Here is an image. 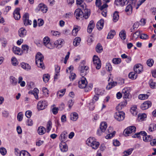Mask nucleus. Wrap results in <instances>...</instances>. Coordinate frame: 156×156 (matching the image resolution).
<instances>
[{
  "mask_svg": "<svg viewBox=\"0 0 156 156\" xmlns=\"http://www.w3.org/2000/svg\"><path fill=\"white\" fill-rule=\"evenodd\" d=\"M44 57L42 54L40 52H38L36 56V60H44Z\"/></svg>",
  "mask_w": 156,
  "mask_h": 156,
  "instance_id": "obj_41",
  "label": "nucleus"
},
{
  "mask_svg": "<svg viewBox=\"0 0 156 156\" xmlns=\"http://www.w3.org/2000/svg\"><path fill=\"white\" fill-rule=\"evenodd\" d=\"M130 88L127 87L124 88L122 90V92L123 94V97L124 98H129L130 95Z\"/></svg>",
  "mask_w": 156,
  "mask_h": 156,
  "instance_id": "obj_11",
  "label": "nucleus"
},
{
  "mask_svg": "<svg viewBox=\"0 0 156 156\" xmlns=\"http://www.w3.org/2000/svg\"><path fill=\"white\" fill-rule=\"evenodd\" d=\"M146 117L147 115L145 114H140L138 115V119L139 121H142L144 120Z\"/></svg>",
  "mask_w": 156,
  "mask_h": 156,
  "instance_id": "obj_46",
  "label": "nucleus"
},
{
  "mask_svg": "<svg viewBox=\"0 0 156 156\" xmlns=\"http://www.w3.org/2000/svg\"><path fill=\"white\" fill-rule=\"evenodd\" d=\"M151 105V103L149 101H146L142 103L141 106V109L143 110H145L148 108Z\"/></svg>",
  "mask_w": 156,
  "mask_h": 156,
  "instance_id": "obj_12",
  "label": "nucleus"
},
{
  "mask_svg": "<svg viewBox=\"0 0 156 156\" xmlns=\"http://www.w3.org/2000/svg\"><path fill=\"white\" fill-rule=\"evenodd\" d=\"M148 98V95L147 94H140L138 96V98L139 99L145 100Z\"/></svg>",
  "mask_w": 156,
  "mask_h": 156,
  "instance_id": "obj_50",
  "label": "nucleus"
},
{
  "mask_svg": "<svg viewBox=\"0 0 156 156\" xmlns=\"http://www.w3.org/2000/svg\"><path fill=\"white\" fill-rule=\"evenodd\" d=\"M70 75L69 76V78L71 81H73L76 77V74L73 72L70 71Z\"/></svg>",
  "mask_w": 156,
  "mask_h": 156,
  "instance_id": "obj_56",
  "label": "nucleus"
},
{
  "mask_svg": "<svg viewBox=\"0 0 156 156\" xmlns=\"http://www.w3.org/2000/svg\"><path fill=\"white\" fill-rule=\"evenodd\" d=\"M85 61L83 60L81 62L80 74L83 77L86 75L89 69L88 66H85Z\"/></svg>",
  "mask_w": 156,
  "mask_h": 156,
  "instance_id": "obj_3",
  "label": "nucleus"
},
{
  "mask_svg": "<svg viewBox=\"0 0 156 156\" xmlns=\"http://www.w3.org/2000/svg\"><path fill=\"white\" fill-rule=\"evenodd\" d=\"M104 24V20L103 19H101L98 22L97 24V27L99 30H101L103 28Z\"/></svg>",
  "mask_w": 156,
  "mask_h": 156,
  "instance_id": "obj_21",
  "label": "nucleus"
},
{
  "mask_svg": "<svg viewBox=\"0 0 156 156\" xmlns=\"http://www.w3.org/2000/svg\"><path fill=\"white\" fill-rule=\"evenodd\" d=\"M96 51L98 53H100L103 51V48L100 44H98L96 47Z\"/></svg>",
  "mask_w": 156,
  "mask_h": 156,
  "instance_id": "obj_47",
  "label": "nucleus"
},
{
  "mask_svg": "<svg viewBox=\"0 0 156 156\" xmlns=\"http://www.w3.org/2000/svg\"><path fill=\"white\" fill-rule=\"evenodd\" d=\"M37 9L38 10L40 11L43 13H45L48 11V7L43 3H40L38 5Z\"/></svg>",
  "mask_w": 156,
  "mask_h": 156,
  "instance_id": "obj_10",
  "label": "nucleus"
},
{
  "mask_svg": "<svg viewBox=\"0 0 156 156\" xmlns=\"http://www.w3.org/2000/svg\"><path fill=\"white\" fill-rule=\"evenodd\" d=\"M133 7L130 4L128 5L125 9V11L128 15H130L132 12Z\"/></svg>",
  "mask_w": 156,
  "mask_h": 156,
  "instance_id": "obj_24",
  "label": "nucleus"
},
{
  "mask_svg": "<svg viewBox=\"0 0 156 156\" xmlns=\"http://www.w3.org/2000/svg\"><path fill=\"white\" fill-rule=\"evenodd\" d=\"M136 131V128L134 126H129L125 129L124 132V134L125 136H127L132 133H134Z\"/></svg>",
  "mask_w": 156,
  "mask_h": 156,
  "instance_id": "obj_6",
  "label": "nucleus"
},
{
  "mask_svg": "<svg viewBox=\"0 0 156 156\" xmlns=\"http://www.w3.org/2000/svg\"><path fill=\"white\" fill-rule=\"evenodd\" d=\"M22 50H21V51H22V54L23 53L27 54L28 53L29 47L26 44L22 45Z\"/></svg>",
  "mask_w": 156,
  "mask_h": 156,
  "instance_id": "obj_40",
  "label": "nucleus"
},
{
  "mask_svg": "<svg viewBox=\"0 0 156 156\" xmlns=\"http://www.w3.org/2000/svg\"><path fill=\"white\" fill-rule=\"evenodd\" d=\"M107 127V124L105 122H102L101 123L100 125V129L102 131L104 132Z\"/></svg>",
  "mask_w": 156,
  "mask_h": 156,
  "instance_id": "obj_29",
  "label": "nucleus"
},
{
  "mask_svg": "<svg viewBox=\"0 0 156 156\" xmlns=\"http://www.w3.org/2000/svg\"><path fill=\"white\" fill-rule=\"evenodd\" d=\"M93 63L94 66L97 69H99L101 66V62L98 56L94 55L93 57Z\"/></svg>",
  "mask_w": 156,
  "mask_h": 156,
  "instance_id": "obj_5",
  "label": "nucleus"
},
{
  "mask_svg": "<svg viewBox=\"0 0 156 156\" xmlns=\"http://www.w3.org/2000/svg\"><path fill=\"white\" fill-rule=\"evenodd\" d=\"M156 129V125L154 123L151 124L148 128V130L150 132H152Z\"/></svg>",
  "mask_w": 156,
  "mask_h": 156,
  "instance_id": "obj_45",
  "label": "nucleus"
},
{
  "mask_svg": "<svg viewBox=\"0 0 156 156\" xmlns=\"http://www.w3.org/2000/svg\"><path fill=\"white\" fill-rule=\"evenodd\" d=\"M119 36L121 39L123 40H124L126 37V32L124 30H122L120 32Z\"/></svg>",
  "mask_w": 156,
  "mask_h": 156,
  "instance_id": "obj_39",
  "label": "nucleus"
},
{
  "mask_svg": "<svg viewBox=\"0 0 156 156\" xmlns=\"http://www.w3.org/2000/svg\"><path fill=\"white\" fill-rule=\"evenodd\" d=\"M83 14V12L79 8L76 9L74 12V15L77 19H80V18H82Z\"/></svg>",
  "mask_w": 156,
  "mask_h": 156,
  "instance_id": "obj_15",
  "label": "nucleus"
},
{
  "mask_svg": "<svg viewBox=\"0 0 156 156\" xmlns=\"http://www.w3.org/2000/svg\"><path fill=\"white\" fill-rule=\"evenodd\" d=\"M55 105H53L51 107V110L54 115H56L57 114L58 111L59 110L58 108H57L55 107Z\"/></svg>",
  "mask_w": 156,
  "mask_h": 156,
  "instance_id": "obj_38",
  "label": "nucleus"
},
{
  "mask_svg": "<svg viewBox=\"0 0 156 156\" xmlns=\"http://www.w3.org/2000/svg\"><path fill=\"white\" fill-rule=\"evenodd\" d=\"M133 149L131 148L128 149L126 151H125L123 152L124 154H126L127 155H130L132 153V151H133Z\"/></svg>",
  "mask_w": 156,
  "mask_h": 156,
  "instance_id": "obj_59",
  "label": "nucleus"
},
{
  "mask_svg": "<svg viewBox=\"0 0 156 156\" xmlns=\"http://www.w3.org/2000/svg\"><path fill=\"white\" fill-rule=\"evenodd\" d=\"M80 29V27L75 25L73 27V28L72 31V34L73 35L75 36L77 35V32Z\"/></svg>",
  "mask_w": 156,
  "mask_h": 156,
  "instance_id": "obj_28",
  "label": "nucleus"
},
{
  "mask_svg": "<svg viewBox=\"0 0 156 156\" xmlns=\"http://www.w3.org/2000/svg\"><path fill=\"white\" fill-rule=\"evenodd\" d=\"M27 34L26 29L23 27L20 28L18 31V34L19 36L22 38L25 37Z\"/></svg>",
  "mask_w": 156,
  "mask_h": 156,
  "instance_id": "obj_19",
  "label": "nucleus"
},
{
  "mask_svg": "<svg viewBox=\"0 0 156 156\" xmlns=\"http://www.w3.org/2000/svg\"><path fill=\"white\" fill-rule=\"evenodd\" d=\"M116 84V83L113 82L108 83V84L106 87V89L107 90H110L111 89L112 87L115 86Z\"/></svg>",
  "mask_w": 156,
  "mask_h": 156,
  "instance_id": "obj_48",
  "label": "nucleus"
},
{
  "mask_svg": "<svg viewBox=\"0 0 156 156\" xmlns=\"http://www.w3.org/2000/svg\"><path fill=\"white\" fill-rule=\"evenodd\" d=\"M12 64L14 66H16L18 64V61L16 58L14 57H13L11 58Z\"/></svg>",
  "mask_w": 156,
  "mask_h": 156,
  "instance_id": "obj_54",
  "label": "nucleus"
},
{
  "mask_svg": "<svg viewBox=\"0 0 156 156\" xmlns=\"http://www.w3.org/2000/svg\"><path fill=\"white\" fill-rule=\"evenodd\" d=\"M81 38L80 37H75L73 41V44L75 46L78 45L81 41Z\"/></svg>",
  "mask_w": 156,
  "mask_h": 156,
  "instance_id": "obj_34",
  "label": "nucleus"
},
{
  "mask_svg": "<svg viewBox=\"0 0 156 156\" xmlns=\"http://www.w3.org/2000/svg\"><path fill=\"white\" fill-rule=\"evenodd\" d=\"M127 101L125 100L122 102H120L116 107V109L118 110H121L124 107L126 106L127 104Z\"/></svg>",
  "mask_w": 156,
  "mask_h": 156,
  "instance_id": "obj_18",
  "label": "nucleus"
},
{
  "mask_svg": "<svg viewBox=\"0 0 156 156\" xmlns=\"http://www.w3.org/2000/svg\"><path fill=\"white\" fill-rule=\"evenodd\" d=\"M129 78L131 79H135L137 77V73L135 72H132L129 73Z\"/></svg>",
  "mask_w": 156,
  "mask_h": 156,
  "instance_id": "obj_33",
  "label": "nucleus"
},
{
  "mask_svg": "<svg viewBox=\"0 0 156 156\" xmlns=\"http://www.w3.org/2000/svg\"><path fill=\"white\" fill-rule=\"evenodd\" d=\"M146 0H140L139 1L136 5H135V6L136 9H137L139 8V7Z\"/></svg>",
  "mask_w": 156,
  "mask_h": 156,
  "instance_id": "obj_62",
  "label": "nucleus"
},
{
  "mask_svg": "<svg viewBox=\"0 0 156 156\" xmlns=\"http://www.w3.org/2000/svg\"><path fill=\"white\" fill-rule=\"evenodd\" d=\"M114 117L115 119L119 121H122L124 119L125 113L122 111L116 112L114 115Z\"/></svg>",
  "mask_w": 156,
  "mask_h": 156,
  "instance_id": "obj_4",
  "label": "nucleus"
},
{
  "mask_svg": "<svg viewBox=\"0 0 156 156\" xmlns=\"http://www.w3.org/2000/svg\"><path fill=\"white\" fill-rule=\"evenodd\" d=\"M143 138L144 141L145 142H148L151 141L152 136L151 135H147L146 134V135L143 136Z\"/></svg>",
  "mask_w": 156,
  "mask_h": 156,
  "instance_id": "obj_42",
  "label": "nucleus"
},
{
  "mask_svg": "<svg viewBox=\"0 0 156 156\" xmlns=\"http://www.w3.org/2000/svg\"><path fill=\"white\" fill-rule=\"evenodd\" d=\"M154 63V61L151 58L149 59L147 62V65L150 67L152 66L153 65Z\"/></svg>",
  "mask_w": 156,
  "mask_h": 156,
  "instance_id": "obj_58",
  "label": "nucleus"
},
{
  "mask_svg": "<svg viewBox=\"0 0 156 156\" xmlns=\"http://www.w3.org/2000/svg\"><path fill=\"white\" fill-rule=\"evenodd\" d=\"M115 133V132L114 131L112 133L109 134L106 136L105 138L106 139H110L114 135Z\"/></svg>",
  "mask_w": 156,
  "mask_h": 156,
  "instance_id": "obj_64",
  "label": "nucleus"
},
{
  "mask_svg": "<svg viewBox=\"0 0 156 156\" xmlns=\"http://www.w3.org/2000/svg\"><path fill=\"white\" fill-rule=\"evenodd\" d=\"M43 60H36V63L38 67L44 69H45V66L44 64Z\"/></svg>",
  "mask_w": 156,
  "mask_h": 156,
  "instance_id": "obj_27",
  "label": "nucleus"
},
{
  "mask_svg": "<svg viewBox=\"0 0 156 156\" xmlns=\"http://www.w3.org/2000/svg\"><path fill=\"white\" fill-rule=\"evenodd\" d=\"M67 136V132L66 131H64L60 134L59 138L61 141H63L66 140Z\"/></svg>",
  "mask_w": 156,
  "mask_h": 156,
  "instance_id": "obj_25",
  "label": "nucleus"
},
{
  "mask_svg": "<svg viewBox=\"0 0 156 156\" xmlns=\"http://www.w3.org/2000/svg\"><path fill=\"white\" fill-rule=\"evenodd\" d=\"M23 114H22V112H20L19 113L17 116L18 120L19 121H21L23 119Z\"/></svg>",
  "mask_w": 156,
  "mask_h": 156,
  "instance_id": "obj_63",
  "label": "nucleus"
},
{
  "mask_svg": "<svg viewBox=\"0 0 156 156\" xmlns=\"http://www.w3.org/2000/svg\"><path fill=\"white\" fill-rule=\"evenodd\" d=\"M52 123L51 121H49L47 125V132L49 133L52 127Z\"/></svg>",
  "mask_w": 156,
  "mask_h": 156,
  "instance_id": "obj_52",
  "label": "nucleus"
},
{
  "mask_svg": "<svg viewBox=\"0 0 156 156\" xmlns=\"http://www.w3.org/2000/svg\"><path fill=\"white\" fill-rule=\"evenodd\" d=\"M121 61V59L119 58H114L112 60V62L115 65L120 64Z\"/></svg>",
  "mask_w": 156,
  "mask_h": 156,
  "instance_id": "obj_49",
  "label": "nucleus"
},
{
  "mask_svg": "<svg viewBox=\"0 0 156 156\" xmlns=\"http://www.w3.org/2000/svg\"><path fill=\"white\" fill-rule=\"evenodd\" d=\"M43 43L47 48L50 49H53L55 47V44L50 42V38L47 36L43 38Z\"/></svg>",
  "mask_w": 156,
  "mask_h": 156,
  "instance_id": "obj_2",
  "label": "nucleus"
},
{
  "mask_svg": "<svg viewBox=\"0 0 156 156\" xmlns=\"http://www.w3.org/2000/svg\"><path fill=\"white\" fill-rule=\"evenodd\" d=\"M64 43V40L61 39H59L55 41L53 44H55V47L56 45H57V47H58L59 46H60L63 44Z\"/></svg>",
  "mask_w": 156,
  "mask_h": 156,
  "instance_id": "obj_37",
  "label": "nucleus"
},
{
  "mask_svg": "<svg viewBox=\"0 0 156 156\" xmlns=\"http://www.w3.org/2000/svg\"><path fill=\"white\" fill-rule=\"evenodd\" d=\"M84 15H83V16L85 19H87L89 18L90 14V9H85L84 10Z\"/></svg>",
  "mask_w": 156,
  "mask_h": 156,
  "instance_id": "obj_32",
  "label": "nucleus"
},
{
  "mask_svg": "<svg viewBox=\"0 0 156 156\" xmlns=\"http://www.w3.org/2000/svg\"><path fill=\"white\" fill-rule=\"evenodd\" d=\"M21 67L25 70L28 71L31 69L30 66L28 64L24 62L21 64Z\"/></svg>",
  "mask_w": 156,
  "mask_h": 156,
  "instance_id": "obj_31",
  "label": "nucleus"
},
{
  "mask_svg": "<svg viewBox=\"0 0 156 156\" xmlns=\"http://www.w3.org/2000/svg\"><path fill=\"white\" fill-rule=\"evenodd\" d=\"M12 49L13 52L15 54L20 55H22V51L20 48L17 47H14Z\"/></svg>",
  "mask_w": 156,
  "mask_h": 156,
  "instance_id": "obj_23",
  "label": "nucleus"
},
{
  "mask_svg": "<svg viewBox=\"0 0 156 156\" xmlns=\"http://www.w3.org/2000/svg\"><path fill=\"white\" fill-rule=\"evenodd\" d=\"M20 9L19 8H17L15 9L13 13L14 17L16 20H18L20 18L21 16L20 13Z\"/></svg>",
  "mask_w": 156,
  "mask_h": 156,
  "instance_id": "obj_16",
  "label": "nucleus"
},
{
  "mask_svg": "<svg viewBox=\"0 0 156 156\" xmlns=\"http://www.w3.org/2000/svg\"><path fill=\"white\" fill-rule=\"evenodd\" d=\"M29 14L28 13H26L23 15V21L24 25L25 26L30 25L32 21L29 20Z\"/></svg>",
  "mask_w": 156,
  "mask_h": 156,
  "instance_id": "obj_7",
  "label": "nucleus"
},
{
  "mask_svg": "<svg viewBox=\"0 0 156 156\" xmlns=\"http://www.w3.org/2000/svg\"><path fill=\"white\" fill-rule=\"evenodd\" d=\"M149 83L150 87L152 89L154 88L155 87L156 83L154 82L153 80L151 79L149 80Z\"/></svg>",
  "mask_w": 156,
  "mask_h": 156,
  "instance_id": "obj_55",
  "label": "nucleus"
},
{
  "mask_svg": "<svg viewBox=\"0 0 156 156\" xmlns=\"http://www.w3.org/2000/svg\"><path fill=\"white\" fill-rule=\"evenodd\" d=\"M48 105V103L46 101H39L37 104V108L39 110H42L45 109Z\"/></svg>",
  "mask_w": 156,
  "mask_h": 156,
  "instance_id": "obj_8",
  "label": "nucleus"
},
{
  "mask_svg": "<svg viewBox=\"0 0 156 156\" xmlns=\"http://www.w3.org/2000/svg\"><path fill=\"white\" fill-rule=\"evenodd\" d=\"M94 91L96 95L98 96L99 95H102L103 94V92L102 90L98 88H95Z\"/></svg>",
  "mask_w": 156,
  "mask_h": 156,
  "instance_id": "obj_51",
  "label": "nucleus"
},
{
  "mask_svg": "<svg viewBox=\"0 0 156 156\" xmlns=\"http://www.w3.org/2000/svg\"><path fill=\"white\" fill-rule=\"evenodd\" d=\"M20 156H31L28 152L25 151H22L20 153Z\"/></svg>",
  "mask_w": 156,
  "mask_h": 156,
  "instance_id": "obj_57",
  "label": "nucleus"
},
{
  "mask_svg": "<svg viewBox=\"0 0 156 156\" xmlns=\"http://www.w3.org/2000/svg\"><path fill=\"white\" fill-rule=\"evenodd\" d=\"M46 130L45 128L42 126L38 127L37 129V133L40 135H42L46 132Z\"/></svg>",
  "mask_w": 156,
  "mask_h": 156,
  "instance_id": "obj_26",
  "label": "nucleus"
},
{
  "mask_svg": "<svg viewBox=\"0 0 156 156\" xmlns=\"http://www.w3.org/2000/svg\"><path fill=\"white\" fill-rule=\"evenodd\" d=\"M9 80L11 84L13 86L16 85L17 83V79L13 76H11L9 77Z\"/></svg>",
  "mask_w": 156,
  "mask_h": 156,
  "instance_id": "obj_30",
  "label": "nucleus"
},
{
  "mask_svg": "<svg viewBox=\"0 0 156 156\" xmlns=\"http://www.w3.org/2000/svg\"><path fill=\"white\" fill-rule=\"evenodd\" d=\"M115 34V30H112L108 34L107 36V39H112Z\"/></svg>",
  "mask_w": 156,
  "mask_h": 156,
  "instance_id": "obj_43",
  "label": "nucleus"
},
{
  "mask_svg": "<svg viewBox=\"0 0 156 156\" xmlns=\"http://www.w3.org/2000/svg\"><path fill=\"white\" fill-rule=\"evenodd\" d=\"M50 75L48 74H44L43 75V81L45 83L47 82L49 80Z\"/></svg>",
  "mask_w": 156,
  "mask_h": 156,
  "instance_id": "obj_53",
  "label": "nucleus"
},
{
  "mask_svg": "<svg viewBox=\"0 0 156 156\" xmlns=\"http://www.w3.org/2000/svg\"><path fill=\"white\" fill-rule=\"evenodd\" d=\"M140 31L137 30L136 32L133 34H132L131 35H133L132 39H136L140 35Z\"/></svg>",
  "mask_w": 156,
  "mask_h": 156,
  "instance_id": "obj_44",
  "label": "nucleus"
},
{
  "mask_svg": "<svg viewBox=\"0 0 156 156\" xmlns=\"http://www.w3.org/2000/svg\"><path fill=\"white\" fill-rule=\"evenodd\" d=\"M87 81L85 78L83 77L78 81V86L80 88H84L87 86Z\"/></svg>",
  "mask_w": 156,
  "mask_h": 156,
  "instance_id": "obj_9",
  "label": "nucleus"
},
{
  "mask_svg": "<svg viewBox=\"0 0 156 156\" xmlns=\"http://www.w3.org/2000/svg\"><path fill=\"white\" fill-rule=\"evenodd\" d=\"M59 147L61 151L63 152H66L68 150L67 145L64 142H62L60 144Z\"/></svg>",
  "mask_w": 156,
  "mask_h": 156,
  "instance_id": "obj_17",
  "label": "nucleus"
},
{
  "mask_svg": "<svg viewBox=\"0 0 156 156\" xmlns=\"http://www.w3.org/2000/svg\"><path fill=\"white\" fill-rule=\"evenodd\" d=\"M0 152L2 155H5L6 154L7 151L4 147H2L0 148Z\"/></svg>",
  "mask_w": 156,
  "mask_h": 156,
  "instance_id": "obj_60",
  "label": "nucleus"
},
{
  "mask_svg": "<svg viewBox=\"0 0 156 156\" xmlns=\"http://www.w3.org/2000/svg\"><path fill=\"white\" fill-rule=\"evenodd\" d=\"M128 2L127 0H115V4L117 6H123Z\"/></svg>",
  "mask_w": 156,
  "mask_h": 156,
  "instance_id": "obj_14",
  "label": "nucleus"
},
{
  "mask_svg": "<svg viewBox=\"0 0 156 156\" xmlns=\"http://www.w3.org/2000/svg\"><path fill=\"white\" fill-rule=\"evenodd\" d=\"M140 37L141 39L146 40L149 37L148 36L147 34H141Z\"/></svg>",
  "mask_w": 156,
  "mask_h": 156,
  "instance_id": "obj_61",
  "label": "nucleus"
},
{
  "mask_svg": "<svg viewBox=\"0 0 156 156\" xmlns=\"http://www.w3.org/2000/svg\"><path fill=\"white\" fill-rule=\"evenodd\" d=\"M119 18V12L117 11L115 12L113 15V21L115 22H116L118 20Z\"/></svg>",
  "mask_w": 156,
  "mask_h": 156,
  "instance_id": "obj_35",
  "label": "nucleus"
},
{
  "mask_svg": "<svg viewBox=\"0 0 156 156\" xmlns=\"http://www.w3.org/2000/svg\"><path fill=\"white\" fill-rule=\"evenodd\" d=\"M134 70L137 74L140 73L143 71V66L140 64H136L134 66Z\"/></svg>",
  "mask_w": 156,
  "mask_h": 156,
  "instance_id": "obj_13",
  "label": "nucleus"
},
{
  "mask_svg": "<svg viewBox=\"0 0 156 156\" xmlns=\"http://www.w3.org/2000/svg\"><path fill=\"white\" fill-rule=\"evenodd\" d=\"M94 27V22L93 20L90 21L87 27V31L89 33H90L92 32Z\"/></svg>",
  "mask_w": 156,
  "mask_h": 156,
  "instance_id": "obj_20",
  "label": "nucleus"
},
{
  "mask_svg": "<svg viewBox=\"0 0 156 156\" xmlns=\"http://www.w3.org/2000/svg\"><path fill=\"white\" fill-rule=\"evenodd\" d=\"M70 119L72 120L76 121L78 118V115L76 113L73 112L71 115Z\"/></svg>",
  "mask_w": 156,
  "mask_h": 156,
  "instance_id": "obj_36",
  "label": "nucleus"
},
{
  "mask_svg": "<svg viewBox=\"0 0 156 156\" xmlns=\"http://www.w3.org/2000/svg\"><path fill=\"white\" fill-rule=\"evenodd\" d=\"M86 144L94 149H97L100 145L99 142L95 141L94 138L92 137H89L87 140Z\"/></svg>",
  "mask_w": 156,
  "mask_h": 156,
  "instance_id": "obj_1",
  "label": "nucleus"
},
{
  "mask_svg": "<svg viewBox=\"0 0 156 156\" xmlns=\"http://www.w3.org/2000/svg\"><path fill=\"white\" fill-rule=\"evenodd\" d=\"M60 69V67L58 65H55V73L54 76V78L55 80H57L58 79V76H59Z\"/></svg>",
  "mask_w": 156,
  "mask_h": 156,
  "instance_id": "obj_22",
  "label": "nucleus"
}]
</instances>
